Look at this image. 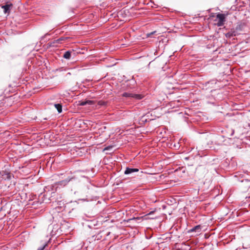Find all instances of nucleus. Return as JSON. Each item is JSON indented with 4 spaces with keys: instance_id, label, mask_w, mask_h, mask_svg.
I'll return each instance as SVG.
<instances>
[{
    "instance_id": "obj_1",
    "label": "nucleus",
    "mask_w": 250,
    "mask_h": 250,
    "mask_svg": "<svg viewBox=\"0 0 250 250\" xmlns=\"http://www.w3.org/2000/svg\"><path fill=\"white\" fill-rule=\"evenodd\" d=\"M215 21H217L215 24L217 26H223L226 21V15L222 13H218L216 16Z\"/></svg>"
},
{
    "instance_id": "obj_2",
    "label": "nucleus",
    "mask_w": 250,
    "mask_h": 250,
    "mask_svg": "<svg viewBox=\"0 0 250 250\" xmlns=\"http://www.w3.org/2000/svg\"><path fill=\"white\" fill-rule=\"evenodd\" d=\"M122 95L123 97L132 98L137 100H141L144 97V96L141 94H133L128 92H124Z\"/></svg>"
},
{
    "instance_id": "obj_3",
    "label": "nucleus",
    "mask_w": 250,
    "mask_h": 250,
    "mask_svg": "<svg viewBox=\"0 0 250 250\" xmlns=\"http://www.w3.org/2000/svg\"><path fill=\"white\" fill-rule=\"evenodd\" d=\"M13 7V4L11 2H7L5 5H1V8L3 9L4 14H9L11 9Z\"/></svg>"
},
{
    "instance_id": "obj_4",
    "label": "nucleus",
    "mask_w": 250,
    "mask_h": 250,
    "mask_svg": "<svg viewBox=\"0 0 250 250\" xmlns=\"http://www.w3.org/2000/svg\"><path fill=\"white\" fill-rule=\"evenodd\" d=\"M70 179H64L63 180L59 181L55 183V185L53 186V188L54 187H56V188H59V187H64L66 186L67 183L70 181Z\"/></svg>"
},
{
    "instance_id": "obj_5",
    "label": "nucleus",
    "mask_w": 250,
    "mask_h": 250,
    "mask_svg": "<svg viewBox=\"0 0 250 250\" xmlns=\"http://www.w3.org/2000/svg\"><path fill=\"white\" fill-rule=\"evenodd\" d=\"M239 34L234 29H231L229 32L225 34V36L227 38H231L233 37L236 36Z\"/></svg>"
},
{
    "instance_id": "obj_6",
    "label": "nucleus",
    "mask_w": 250,
    "mask_h": 250,
    "mask_svg": "<svg viewBox=\"0 0 250 250\" xmlns=\"http://www.w3.org/2000/svg\"><path fill=\"white\" fill-rule=\"evenodd\" d=\"M139 170L138 168L126 167L124 173L126 175H127L133 172H138Z\"/></svg>"
},
{
    "instance_id": "obj_7",
    "label": "nucleus",
    "mask_w": 250,
    "mask_h": 250,
    "mask_svg": "<svg viewBox=\"0 0 250 250\" xmlns=\"http://www.w3.org/2000/svg\"><path fill=\"white\" fill-rule=\"evenodd\" d=\"M201 227L200 225H197L191 229L188 230V232L191 233L193 232H199L201 230Z\"/></svg>"
},
{
    "instance_id": "obj_8",
    "label": "nucleus",
    "mask_w": 250,
    "mask_h": 250,
    "mask_svg": "<svg viewBox=\"0 0 250 250\" xmlns=\"http://www.w3.org/2000/svg\"><path fill=\"white\" fill-rule=\"evenodd\" d=\"M94 104V102L91 100H86L84 101L80 102L79 105L81 106H84L86 104L91 105Z\"/></svg>"
},
{
    "instance_id": "obj_9",
    "label": "nucleus",
    "mask_w": 250,
    "mask_h": 250,
    "mask_svg": "<svg viewBox=\"0 0 250 250\" xmlns=\"http://www.w3.org/2000/svg\"><path fill=\"white\" fill-rule=\"evenodd\" d=\"M68 39V37H61L59 39L54 41L53 42L51 43V44L53 46V43H61L62 42L64 41L66 39Z\"/></svg>"
},
{
    "instance_id": "obj_10",
    "label": "nucleus",
    "mask_w": 250,
    "mask_h": 250,
    "mask_svg": "<svg viewBox=\"0 0 250 250\" xmlns=\"http://www.w3.org/2000/svg\"><path fill=\"white\" fill-rule=\"evenodd\" d=\"M71 56V51H67L64 53L63 55V57L66 59L69 60Z\"/></svg>"
},
{
    "instance_id": "obj_11",
    "label": "nucleus",
    "mask_w": 250,
    "mask_h": 250,
    "mask_svg": "<svg viewBox=\"0 0 250 250\" xmlns=\"http://www.w3.org/2000/svg\"><path fill=\"white\" fill-rule=\"evenodd\" d=\"M55 108L57 109L59 113H61L62 111V106L61 104H57L54 105Z\"/></svg>"
},
{
    "instance_id": "obj_12",
    "label": "nucleus",
    "mask_w": 250,
    "mask_h": 250,
    "mask_svg": "<svg viewBox=\"0 0 250 250\" xmlns=\"http://www.w3.org/2000/svg\"><path fill=\"white\" fill-rule=\"evenodd\" d=\"M243 24H238L236 27H235V29H234L237 32L238 31H241L243 29Z\"/></svg>"
},
{
    "instance_id": "obj_13",
    "label": "nucleus",
    "mask_w": 250,
    "mask_h": 250,
    "mask_svg": "<svg viewBox=\"0 0 250 250\" xmlns=\"http://www.w3.org/2000/svg\"><path fill=\"white\" fill-rule=\"evenodd\" d=\"M98 104L99 105H101V106H103V105H105L106 104V103L104 101H100L98 102Z\"/></svg>"
},
{
    "instance_id": "obj_14",
    "label": "nucleus",
    "mask_w": 250,
    "mask_h": 250,
    "mask_svg": "<svg viewBox=\"0 0 250 250\" xmlns=\"http://www.w3.org/2000/svg\"><path fill=\"white\" fill-rule=\"evenodd\" d=\"M46 246L47 244H46L44 245L42 247L39 248L37 250H43Z\"/></svg>"
},
{
    "instance_id": "obj_15",
    "label": "nucleus",
    "mask_w": 250,
    "mask_h": 250,
    "mask_svg": "<svg viewBox=\"0 0 250 250\" xmlns=\"http://www.w3.org/2000/svg\"><path fill=\"white\" fill-rule=\"evenodd\" d=\"M6 178H7V179H10L11 178V174L10 173H7L6 174Z\"/></svg>"
},
{
    "instance_id": "obj_16",
    "label": "nucleus",
    "mask_w": 250,
    "mask_h": 250,
    "mask_svg": "<svg viewBox=\"0 0 250 250\" xmlns=\"http://www.w3.org/2000/svg\"><path fill=\"white\" fill-rule=\"evenodd\" d=\"M215 13H211L210 15H209V17L210 18H214L215 17Z\"/></svg>"
},
{
    "instance_id": "obj_17",
    "label": "nucleus",
    "mask_w": 250,
    "mask_h": 250,
    "mask_svg": "<svg viewBox=\"0 0 250 250\" xmlns=\"http://www.w3.org/2000/svg\"><path fill=\"white\" fill-rule=\"evenodd\" d=\"M155 212V211H150L149 213H148L146 215V216H149V215H150L152 214H153Z\"/></svg>"
},
{
    "instance_id": "obj_18",
    "label": "nucleus",
    "mask_w": 250,
    "mask_h": 250,
    "mask_svg": "<svg viewBox=\"0 0 250 250\" xmlns=\"http://www.w3.org/2000/svg\"><path fill=\"white\" fill-rule=\"evenodd\" d=\"M60 175H54V178L56 179V180H58V178H60Z\"/></svg>"
},
{
    "instance_id": "obj_19",
    "label": "nucleus",
    "mask_w": 250,
    "mask_h": 250,
    "mask_svg": "<svg viewBox=\"0 0 250 250\" xmlns=\"http://www.w3.org/2000/svg\"><path fill=\"white\" fill-rule=\"evenodd\" d=\"M234 131L233 130H232V133H231V136H232V135H233V134H234Z\"/></svg>"
},
{
    "instance_id": "obj_20",
    "label": "nucleus",
    "mask_w": 250,
    "mask_h": 250,
    "mask_svg": "<svg viewBox=\"0 0 250 250\" xmlns=\"http://www.w3.org/2000/svg\"><path fill=\"white\" fill-rule=\"evenodd\" d=\"M60 175H61V176H63V174H62V173H61V174H60Z\"/></svg>"
},
{
    "instance_id": "obj_21",
    "label": "nucleus",
    "mask_w": 250,
    "mask_h": 250,
    "mask_svg": "<svg viewBox=\"0 0 250 250\" xmlns=\"http://www.w3.org/2000/svg\"><path fill=\"white\" fill-rule=\"evenodd\" d=\"M150 219H154V218H155V217H150Z\"/></svg>"
},
{
    "instance_id": "obj_22",
    "label": "nucleus",
    "mask_w": 250,
    "mask_h": 250,
    "mask_svg": "<svg viewBox=\"0 0 250 250\" xmlns=\"http://www.w3.org/2000/svg\"><path fill=\"white\" fill-rule=\"evenodd\" d=\"M105 150L108 149V148H107V147H106V148H105Z\"/></svg>"
}]
</instances>
